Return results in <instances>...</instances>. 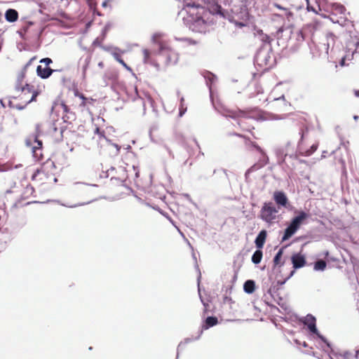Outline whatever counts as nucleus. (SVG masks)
<instances>
[{
	"instance_id": "obj_1",
	"label": "nucleus",
	"mask_w": 359,
	"mask_h": 359,
	"mask_svg": "<svg viewBox=\"0 0 359 359\" xmlns=\"http://www.w3.org/2000/svg\"><path fill=\"white\" fill-rule=\"evenodd\" d=\"M205 0H184V10L187 16L184 18L189 28L195 32H203L205 29V17L208 14L205 8Z\"/></svg>"
},
{
	"instance_id": "obj_2",
	"label": "nucleus",
	"mask_w": 359,
	"mask_h": 359,
	"mask_svg": "<svg viewBox=\"0 0 359 359\" xmlns=\"http://www.w3.org/2000/svg\"><path fill=\"white\" fill-rule=\"evenodd\" d=\"M273 203H264L260 212L259 217L268 224H273L278 219V213L281 208H288L290 202L286 194L282 191H276L273 194Z\"/></svg>"
},
{
	"instance_id": "obj_3",
	"label": "nucleus",
	"mask_w": 359,
	"mask_h": 359,
	"mask_svg": "<svg viewBox=\"0 0 359 359\" xmlns=\"http://www.w3.org/2000/svg\"><path fill=\"white\" fill-rule=\"evenodd\" d=\"M55 169L54 162L48 159L34 172L32 180L39 186L53 184L57 182Z\"/></svg>"
},
{
	"instance_id": "obj_4",
	"label": "nucleus",
	"mask_w": 359,
	"mask_h": 359,
	"mask_svg": "<svg viewBox=\"0 0 359 359\" xmlns=\"http://www.w3.org/2000/svg\"><path fill=\"white\" fill-rule=\"evenodd\" d=\"M19 93L18 96L12 97L8 101V106L12 109L18 110L23 109L30 102L35 101L39 93L35 90L33 86L32 92H27V90L15 89Z\"/></svg>"
},
{
	"instance_id": "obj_5",
	"label": "nucleus",
	"mask_w": 359,
	"mask_h": 359,
	"mask_svg": "<svg viewBox=\"0 0 359 359\" xmlns=\"http://www.w3.org/2000/svg\"><path fill=\"white\" fill-rule=\"evenodd\" d=\"M309 217V215L304 211H300L298 213V215L294 217L290 225L285 229L284 235L282 238V241H286L292 237L295 232L300 228L301 225L304 222L305 219H306Z\"/></svg>"
},
{
	"instance_id": "obj_6",
	"label": "nucleus",
	"mask_w": 359,
	"mask_h": 359,
	"mask_svg": "<svg viewBox=\"0 0 359 359\" xmlns=\"http://www.w3.org/2000/svg\"><path fill=\"white\" fill-rule=\"evenodd\" d=\"M36 59V57H32L26 65L22 67L21 71L18 73L17 80L15 82V89L19 90H27V92L33 91V85L29 84L25 82V79L27 76V69L32 65L33 61Z\"/></svg>"
},
{
	"instance_id": "obj_7",
	"label": "nucleus",
	"mask_w": 359,
	"mask_h": 359,
	"mask_svg": "<svg viewBox=\"0 0 359 359\" xmlns=\"http://www.w3.org/2000/svg\"><path fill=\"white\" fill-rule=\"evenodd\" d=\"M26 145L32 149L33 156L37 161L43 159L42 153V141L38 139L37 135L29 137L25 141Z\"/></svg>"
},
{
	"instance_id": "obj_8",
	"label": "nucleus",
	"mask_w": 359,
	"mask_h": 359,
	"mask_svg": "<svg viewBox=\"0 0 359 359\" xmlns=\"http://www.w3.org/2000/svg\"><path fill=\"white\" fill-rule=\"evenodd\" d=\"M255 111V108H247L243 110L240 109H228L226 111L225 115L227 117L237 120L241 118H253L252 114Z\"/></svg>"
},
{
	"instance_id": "obj_9",
	"label": "nucleus",
	"mask_w": 359,
	"mask_h": 359,
	"mask_svg": "<svg viewBox=\"0 0 359 359\" xmlns=\"http://www.w3.org/2000/svg\"><path fill=\"white\" fill-rule=\"evenodd\" d=\"M158 51L159 54L166 55L169 62H175L177 60V53L165 41H159Z\"/></svg>"
},
{
	"instance_id": "obj_10",
	"label": "nucleus",
	"mask_w": 359,
	"mask_h": 359,
	"mask_svg": "<svg viewBox=\"0 0 359 359\" xmlns=\"http://www.w3.org/2000/svg\"><path fill=\"white\" fill-rule=\"evenodd\" d=\"M269 104L270 105L271 109L279 112L285 111V108H287L288 105H290L287 102L283 95L280 97L274 99V100L272 102L269 103Z\"/></svg>"
},
{
	"instance_id": "obj_11",
	"label": "nucleus",
	"mask_w": 359,
	"mask_h": 359,
	"mask_svg": "<svg viewBox=\"0 0 359 359\" xmlns=\"http://www.w3.org/2000/svg\"><path fill=\"white\" fill-rule=\"evenodd\" d=\"M346 9L342 4L338 3H334L332 4L331 15H340L341 19H344L346 18Z\"/></svg>"
},
{
	"instance_id": "obj_12",
	"label": "nucleus",
	"mask_w": 359,
	"mask_h": 359,
	"mask_svg": "<svg viewBox=\"0 0 359 359\" xmlns=\"http://www.w3.org/2000/svg\"><path fill=\"white\" fill-rule=\"evenodd\" d=\"M234 135L243 139L244 145L248 149H252L254 148L259 153H264L263 149L255 142L252 141L249 137L238 133H235Z\"/></svg>"
},
{
	"instance_id": "obj_13",
	"label": "nucleus",
	"mask_w": 359,
	"mask_h": 359,
	"mask_svg": "<svg viewBox=\"0 0 359 359\" xmlns=\"http://www.w3.org/2000/svg\"><path fill=\"white\" fill-rule=\"evenodd\" d=\"M292 263L294 269H299L306 265V259L304 255L297 253L291 257Z\"/></svg>"
},
{
	"instance_id": "obj_14",
	"label": "nucleus",
	"mask_w": 359,
	"mask_h": 359,
	"mask_svg": "<svg viewBox=\"0 0 359 359\" xmlns=\"http://www.w3.org/2000/svg\"><path fill=\"white\" fill-rule=\"evenodd\" d=\"M53 72H55V70L49 67H43L41 65H38L36 67L37 76L43 79L49 78Z\"/></svg>"
},
{
	"instance_id": "obj_15",
	"label": "nucleus",
	"mask_w": 359,
	"mask_h": 359,
	"mask_svg": "<svg viewBox=\"0 0 359 359\" xmlns=\"http://www.w3.org/2000/svg\"><path fill=\"white\" fill-rule=\"evenodd\" d=\"M74 95L76 97H79L81 100V102L79 104V107L81 108H85V109H88V104H92L93 102L95 101V100H94L91 97L88 98V97H85L84 95L79 93L78 91V90H76L74 91Z\"/></svg>"
},
{
	"instance_id": "obj_16",
	"label": "nucleus",
	"mask_w": 359,
	"mask_h": 359,
	"mask_svg": "<svg viewBox=\"0 0 359 359\" xmlns=\"http://www.w3.org/2000/svg\"><path fill=\"white\" fill-rule=\"evenodd\" d=\"M60 106L63 110V112L65 113L62 116V119L65 122H71L72 120L75 118V115L74 113L70 111V109L68 105H67L65 102H62Z\"/></svg>"
},
{
	"instance_id": "obj_17",
	"label": "nucleus",
	"mask_w": 359,
	"mask_h": 359,
	"mask_svg": "<svg viewBox=\"0 0 359 359\" xmlns=\"http://www.w3.org/2000/svg\"><path fill=\"white\" fill-rule=\"evenodd\" d=\"M316 318L312 315H307L305 318L304 323L308 326L309 330L313 333H317V328L316 326Z\"/></svg>"
},
{
	"instance_id": "obj_18",
	"label": "nucleus",
	"mask_w": 359,
	"mask_h": 359,
	"mask_svg": "<svg viewBox=\"0 0 359 359\" xmlns=\"http://www.w3.org/2000/svg\"><path fill=\"white\" fill-rule=\"evenodd\" d=\"M19 17L18 13L16 10L9 8L6 11L5 18L9 22H14L18 20Z\"/></svg>"
},
{
	"instance_id": "obj_19",
	"label": "nucleus",
	"mask_w": 359,
	"mask_h": 359,
	"mask_svg": "<svg viewBox=\"0 0 359 359\" xmlns=\"http://www.w3.org/2000/svg\"><path fill=\"white\" fill-rule=\"evenodd\" d=\"M266 238V231L265 230L261 231L255 239V245L257 248L261 249L263 248Z\"/></svg>"
},
{
	"instance_id": "obj_20",
	"label": "nucleus",
	"mask_w": 359,
	"mask_h": 359,
	"mask_svg": "<svg viewBox=\"0 0 359 359\" xmlns=\"http://www.w3.org/2000/svg\"><path fill=\"white\" fill-rule=\"evenodd\" d=\"M309 131V126L305 120L301 121L299 124V133L300 135L299 142H302L304 138V135Z\"/></svg>"
},
{
	"instance_id": "obj_21",
	"label": "nucleus",
	"mask_w": 359,
	"mask_h": 359,
	"mask_svg": "<svg viewBox=\"0 0 359 359\" xmlns=\"http://www.w3.org/2000/svg\"><path fill=\"white\" fill-rule=\"evenodd\" d=\"M244 291L246 293L251 294L255 290V283L254 280H248L245 282L243 285Z\"/></svg>"
},
{
	"instance_id": "obj_22",
	"label": "nucleus",
	"mask_w": 359,
	"mask_h": 359,
	"mask_svg": "<svg viewBox=\"0 0 359 359\" xmlns=\"http://www.w3.org/2000/svg\"><path fill=\"white\" fill-rule=\"evenodd\" d=\"M262 256L263 253L260 249L256 250L252 256V262L255 264L260 263Z\"/></svg>"
},
{
	"instance_id": "obj_23",
	"label": "nucleus",
	"mask_w": 359,
	"mask_h": 359,
	"mask_svg": "<svg viewBox=\"0 0 359 359\" xmlns=\"http://www.w3.org/2000/svg\"><path fill=\"white\" fill-rule=\"evenodd\" d=\"M218 323V320L216 317L210 316L205 320V329H208L210 327L216 325Z\"/></svg>"
},
{
	"instance_id": "obj_24",
	"label": "nucleus",
	"mask_w": 359,
	"mask_h": 359,
	"mask_svg": "<svg viewBox=\"0 0 359 359\" xmlns=\"http://www.w3.org/2000/svg\"><path fill=\"white\" fill-rule=\"evenodd\" d=\"M143 54V62L144 64H153V62L151 59V53L149 50L144 48L142 50Z\"/></svg>"
},
{
	"instance_id": "obj_25",
	"label": "nucleus",
	"mask_w": 359,
	"mask_h": 359,
	"mask_svg": "<svg viewBox=\"0 0 359 359\" xmlns=\"http://www.w3.org/2000/svg\"><path fill=\"white\" fill-rule=\"evenodd\" d=\"M283 254V250L280 249L273 258L274 267H276V266H278V265L281 266L283 264V263H281V259H282Z\"/></svg>"
},
{
	"instance_id": "obj_26",
	"label": "nucleus",
	"mask_w": 359,
	"mask_h": 359,
	"mask_svg": "<svg viewBox=\"0 0 359 359\" xmlns=\"http://www.w3.org/2000/svg\"><path fill=\"white\" fill-rule=\"evenodd\" d=\"M210 13H212L213 14H220L222 15H224V13L222 12V7L218 4L212 5L211 7L208 8Z\"/></svg>"
},
{
	"instance_id": "obj_27",
	"label": "nucleus",
	"mask_w": 359,
	"mask_h": 359,
	"mask_svg": "<svg viewBox=\"0 0 359 359\" xmlns=\"http://www.w3.org/2000/svg\"><path fill=\"white\" fill-rule=\"evenodd\" d=\"M327 266L326 262L324 260H318L314 264V269L316 271H323L325 269Z\"/></svg>"
},
{
	"instance_id": "obj_28",
	"label": "nucleus",
	"mask_w": 359,
	"mask_h": 359,
	"mask_svg": "<svg viewBox=\"0 0 359 359\" xmlns=\"http://www.w3.org/2000/svg\"><path fill=\"white\" fill-rule=\"evenodd\" d=\"M274 6L278 9L283 10L285 11V15H286L287 20L290 21V18H292L293 13L289 11L286 8L281 6L280 4L275 3Z\"/></svg>"
},
{
	"instance_id": "obj_29",
	"label": "nucleus",
	"mask_w": 359,
	"mask_h": 359,
	"mask_svg": "<svg viewBox=\"0 0 359 359\" xmlns=\"http://www.w3.org/2000/svg\"><path fill=\"white\" fill-rule=\"evenodd\" d=\"M40 63H43L46 67H48L53 63V60L49 57L43 58L40 60Z\"/></svg>"
},
{
	"instance_id": "obj_30",
	"label": "nucleus",
	"mask_w": 359,
	"mask_h": 359,
	"mask_svg": "<svg viewBox=\"0 0 359 359\" xmlns=\"http://www.w3.org/2000/svg\"><path fill=\"white\" fill-rule=\"evenodd\" d=\"M133 170L134 172L135 179H137L140 177V170L137 166L133 165Z\"/></svg>"
},
{
	"instance_id": "obj_31",
	"label": "nucleus",
	"mask_w": 359,
	"mask_h": 359,
	"mask_svg": "<svg viewBox=\"0 0 359 359\" xmlns=\"http://www.w3.org/2000/svg\"><path fill=\"white\" fill-rule=\"evenodd\" d=\"M223 302H224V304H231L234 303V302L233 301L231 297H227V296L224 297Z\"/></svg>"
},
{
	"instance_id": "obj_32",
	"label": "nucleus",
	"mask_w": 359,
	"mask_h": 359,
	"mask_svg": "<svg viewBox=\"0 0 359 359\" xmlns=\"http://www.w3.org/2000/svg\"><path fill=\"white\" fill-rule=\"evenodd\" d=\"M102 39H100L98 37L95 39L93 44L94 46H102Z\"/></svg>"
},
{
	"instance_id": "obj_33",
	"label": "nucleus",
	"mask_w": 359,
	"mask_h": 359,
	"mask_svg": "<svg viewBox=\"0 0 359 359\" xmlns=\"http://www.w3.org/2000/svg\"><path fill=\"white\" fill-rule=\"evenodd\" d=\"M120 64L123 65L124 68H126L128 71L132 72L133 69L130 67H129L123 60L120 61Z\"/></svg>"
},
{
	"instance_id": "obj_34",
	"label": "nucleus",
	"mask_w": 359,
	"mask_h": 359,
	"mask_svg": "<svg viewBox=\"0 0 359 359\" xmlns=\"http://www.w3.org/2000/svg\"><path fill=\"white\" fill-rule=\"evenodd\" d=\"M262 41L265 42V43H270L271 39H270V37L268 35L265 34V35H264L262 36Z\"/></svg>"
},
{
	"instance_id": "obj_35",
	"label": "nucleus",
	"mask_w": 359,
	"mask_h": 359,
	"mask_svg": "<svg viewBox=\"0 0 359 359\" xmlns=\"http://www.w3.org/2000/svg\"><path fill=\"white\" fill-rule=\"evenodd\" d=\"M255 128L253 126H251V127H248L247 128H245V130L250 132L252 133V136L256 139L257 137L254 135V134L252 133V130H254Z\"/></svg>"
},
{
	"instance_id": "obj_36",
	"label": "nucleus",
	"mask_w": 359,
	"mask_h": 359,
	"mask_svg": "<svg viewBox=\"0 0 359 359\" xmlns=\"http://www.w3.org/2000/svg\"><path fill=\"white\" fill-rule=\"evenodd\" d=\"M112 146L116 148V154H117L119 152L121 147L118 144H113Z\"/></svg>"
},
{
	"instance_id": "obj_37",
	"label": "nucleus",
	"mask_w": 359,
	"mask_h": 359,
	"mask_svg": "<svg viewBox=\"0 0 359 359\" xmlns=\"http://www.w3.org/2000/svg\"><path fill=\"white\" fill-rule=\"evenodd\" d=\"M113 57L116 60L121 55L117 53H112Z\"/></svg>"
},
{
	"instance_id": "obj_38",
	"label": "nucleus",
	"mask_w": 359,
	"mask_h": 359,
	"mask_svg": "<svg viewBox=\"0 0 359 359\" xmlns=\"http://www.w3.org/2000/svg\"><path fill=\"white\" fill-rule=\"evenodd\" d=\"M95 133L100 134V135H103V132H101L99 128H96Z\"/></svg>"
},
{
	"instance_id": "obj_39",
	"label": "nucleus",
	"mask_w": 359,
	"mask_h": 359,
	"mask_svg": "<svg viewBox=\"0 0 359 359\" xmlns=\"http://www.w3.org/2000/svg\"><path fill=\"white\" fill-rule=\"evenodd\" d=\"M317 148H318V145H316V144L312 145L311 146V150L312 151H311V153H312L313 151H315L317 149Z\"/></svg>"
},
{
	"instance_id": "obj_40",
	"label": "nucleus",
	"mask_w": 359,
	"mask_h": 359,
	"mask_svg": "<svg viewBox=\"0 0 359 359\" xmlns=\"http://www.w3.org/2000/svg\"><path fill=\"white\" fill-rule=\"evenodd\" d=\"M236 26L239 27H244L245 25L243 22H236Z\"/></svg>"
},
{
	"instance_id": "obj_41",
	"label": "nucleus",
	"mask_w": 359,
	"mask_h": 359,
	"mask_svg": "<svg viewBox=\"0 0 359 359\" xmlns=\"http://www.w3.org/2000/svg\"><path fill=\"white\" fill-rule=\"evenodd\" d=\"M354 94L356 97H359V90H355Z\"/></svg>"
},
{
	"instance_id": "obj_42",
	"label": "nucleus",
	"mask_w": 359,
	"mask_h": 359,
	"mask_svg": "<svg viewBox=\"0 0 359 359\" xmlns=\"http://www.w3.org/2000/svg\"><path fill=\"white\" fill-rule=\"evenodd\" d=\"M98 66H99L100 67L102 68V67H104V64H103V62H99V63H98Z\"/></svg>"
},
{
	"instance_id": "obj_43",
	"label": "nucleus",
	"mask_w": 359,
	"mask_h": 359,
	"mask_svg": "<svg viewBox=\"0 0 359 359\" xmlns=\"http://www.w3.org/2000/svg\"><path fill=\"white\" fill-rule=\"evenodd\" d=\"M299 35H301V36H302V39H304V35H303V32H302V30H301V31H299Z\"/></svg>"
},
{
	"instance_id": "obj_44",
	"label": "nucleus",
	"mask_w": 359,
	"mask_h": 359,
	"mask_svg": "<svg viewBox=\"0 0 359 359\" xmlns=\"http://www.w3.org/2000/svg\"><path fill=\"white\" fill-rule=\"evenodd\" d=\"M123 60V59L121 58V57L120 56L117 60L116 61L120 63V61Z\"/></svg>"
},
{
	"instance_id": "obj_45",
	"label": "nucleus",
	"mask_w": 359,
	"mask_h": 359,
	"mask_svg": "<svg viewBox=\"0 0 359 359\" xmlns=\"http://www.w3.org/2000/svg\"><path fill=\"white\" fill-rule=\"evenodd\" d=\"M276 118L280 119V118H283V116H282V115H278Z\"/></svg>"
},
{
	"instance_id": "obj_46",
	"label": "nucleus",
	"mask_w": 359,
	"mask_h": 359,
	"mask_svg": "<svg viewBox=\"0 0 359 359\" xmlns=\"http://www.w3.org/2000/svg\"><path fill=\"white\" fill-rule=\"evenodd\" d=\"M0 103H1V105L3 107H5V105H4V102H3V101H1H1H0Z\"/></svg>"
},
{
	"instance_id": "obj_47",
	"label": "nucleus",
	"mask_w": 359,
	"mask_h": 359,
	"mask_svg": "<svg viewBox=\"0 0 359 359\" xmlns=\"http://www.w3.org/2000/svg\"><path fill=\"white\" fill-rule=\"evenodd\" d=\"M353 118H354L355 120H357L358 118V116H354Z\"/></svg>"
},
{
	"instance_id": "obj_48",
	"label": "nucleus",
	"mask_w": 359,
	"mask_h": 359,
	"mask_svg": "<svg viewBox=\"0 0 359 359\" xmlns=\"http://www.w3.org/2000/svg\"><path fill=\"white\" fill-rule=\"evenodd\" d=\"M102 6H107V2H104V3L102 4Z\"/></svg>"
},
{
	"instance_id": "obj_49",
	"label": "nucleus",
	"mask_w": 359,
	"mask_h": 359,
	"mask_svg": "<svg viewBox=\"0 0 359 359\" xmlns=\"http://www.w3.org/2000/svg\"><path fill=\"white\" fill-rule=\"evenodd\" d=\"M1 17H2V13H1V12L0 11V21L1 20Z\"/></svg>"
},
{
	"instance_id": "obj_50",
	"label": "nucleus",
	"mask_w": 359,
	"mask_h": 359,
	"mask_svg": "<svg viewBox=\"0 0 359 359\" xmlns=\"http://www.w3.org/2000/svg\"><path fill=\"white\" fill-rule=\"evenodd\" d=\"M304 346H305V347L306 346V342L304 343Z\"/></svg>"
}]
</instances>
